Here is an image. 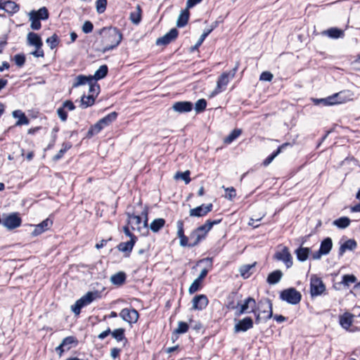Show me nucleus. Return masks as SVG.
Wrapping results in <instances>:
<instances>
[{
	"label": "nucleus",
	"mask_w": 360,
	"mask_h": 360,
	"mask_svg": "<svg viewBox=\"0 0 360 360\" xmlns=\"http://www.w3.org/2000/svg\"><path fill=\"white\" fill-rule=\"evenodd\" d=\"M226 192V198L230 200H232L236 195V189L233 187H229L225 188Z\"/></svg>",
	"instance_id": "nucleus-58"
},
{
	"label": "nucleus",
	"mask_w": 360,
	"mask_h": 360,
	"mask_svg": "<svg viewBox=\"0 0 360 360\" xmlns=\"http://www.w3.org/2000/svg\"><path fill=\"white\" fill-rule=\"evenodd\" d=\"M177 226V236L180 239V245L183 247L185 246H191V240L190 237L188 238L184 235V223L182 221L179 220L176 223Z\"/></svg>",
	"instance_id": "nucleus-20"
},
{
	"label": "nucleus",
	"mask_w": 360,
	"mask_h": 360,
	"mask_svg": "<svg viewBox=\"0 0 360 360\" xmlns=\"http://www.w3.org/2000/svg\"><path fill=\"white\" fill-rule=\"evenodd\" d=\"M0 9H2L9 14H14L19 11V6L14 1H7L3 2V5L0 6Z\"/></svg>",
	"instance_id": "nucleus-23"
},
{
	"label": "nucleus",
	"mask_w": 360,
	"mask_h": 360,
	"mask_svg": "<svg viewBox=\"0 0 360 360\" xmlns=\"http://www.w3.org/2000/svg\"><path fill=\"white\" fill-rule=\"evenodd\" d=\"M188 329V325L186 322L179 321L178 323V327L175 330V333L177 334H182L187 332Z\"/></svg>",
	"instance_id": "nucleus-54"
},
{
	"label": "nucleus",
	"mask_w": 360,
	"mask_h": 360,
	"mask_svg": "<svg viewBox=\"0 0 360 360\" xmlns=\"http://www.w3.org/2000/svg\"><path fill=\"white\" fill-rule=\"evenodd\" d=\"M135 240L136 238H131L130 240L127 242L121 243L118 245L119 250L123 252H130L132 250V248L134 245Z\"/></svg>",
	"instance_id": "nucleus-30"
},
{
	"label": "nucleus",
	"mask_w": 360,
	"mask_h": 360,
	"mask_svg": "<svg viewBox=\"0 0 360 360\" xmlns=\"http://www.w3.org/2000/svg\"><path fill=\"white\" fill-rule=\"evenodd\" d=\"M141 223V217L138 215L131 214L129 216V224L133 229H139Z\"/></svg>",
	"instance_id": "nucleus-46"
},
{
	"label": "nucleus",
	"mask_w": 360,
	"mask_h": 360,
	"mask_svg": "<svg viewBox=\"0 0 360 360\" xmlns=\"http://www.w3.org/2000/svg\"><path fill=\"white\" fill-rule=\"evenodd\" d=\"M117 117V113L115 112H110L105 117H103L102 119L99 120L101 123L103 124L104 127L109 126L111 123H112Z\"/></svg>",
	"instance_id": "nucleus-33"
},
{
	"label": "nucleus",
	"mask_w": 360,
	"mask_h": 360,
	"mask_svg": "<svg viewBox=\"0 0 360 360\" xmlns=\"http://www.w3.org/2000/svg\"><path fill=\"white\" fill-rule=\"evenodd\" d=\"M94 25L91 22L86 20L84 22L82 30L85 34L91 33L93 31Z\"/></svg>",
	"instance_id": "nucleus-56"
},
{
	"label": "nucleus",
	"mask_w": 360,
	"mask_h": 360,
	"mask_svg": "<svg viewBox=\"0 0 360 360\" xmlns=\"http://www.w3.org/2000/svg\"><path fill=\"white\" fill-rule=\"evenodd\" d=\"M212 204L201 205L195 208L190 210L189 214L191 217H200L205 216L212 211Z\"/></svg>",
	"instance_id": "nucleus-16"
},
{
	"label": "nucleus",
	"mask_w": 360,
	"mask_h": 360,
	"mask_svg": "<svg viewBox=\"0 0 360 360\" xmlns=\"http://www.w3.org/2000/svg\"><path fill=\"white\" fill-rule=\"evenodd\" d=\"M242 133V131L239 129H236L233 131H231V133L226 136L224 142L226 144H230L232 143L235 139H236Z\"/></svg>",
	"instance_id": "nucleus-44"
},
{
	"label": "nucleus",
	"mask_w": 360,
	"mask_h": 360,
	"mask_svg": "<svg viewBox=\"0 0 360 360\" xmlns=\"http://www.w3.org/2000/svg\"><path fill=\"white\" fill-rule=\"evenodd\" d=\"M35 14L39 20H46L49 18L48 10L45 7H42L37 11H35Z\"/></svg>",
	"instance_id": "nucleus-53"
},
{
	"label": "nucleus",
	"mask_w": 360,
	"mask_h": 360,
	"mask_svg": "<svg viewBox=\"0 0 360 360\" xmlns=\"http://www.w3.org/2000/svg\"><path fill=\"white\" fill-rule=\"evenodd\" d=\"M350 219L348 217H340L333 221V224L340 229H345L349 226Z\"/></svg>",
	"instance_id": "nucleus-41"
},
{
	"label": "nucleus",
	"mask_w": 360,
	"mask_h": 360,
	"mask_svg": "<svg viewBox=\"0 0 360 360\" xmlns=\"http://www.w3.org/2000/svg\"><path fill=\"white\" fill-rule=\"evenodd\" d=\"M20 224L21 219L16 213L9 214L3 220L4 226L9 229L17 228Z\"/></svg>",
	"instance_id": "nucleus-15"
},
{
	"label": "nucleus",
	"mask_w": 360,
	"mask_h": 360,
	"mask_svg": "<svg viewBox=\"0 0 360 360\" xmlns=\"http://www.w3.org/2000/svg\"><path fill=\"white\" fill-rule=\"evenodd\" d=\"M100 295L98 292H88L80 299L77 300L75 304L71 306V309L76 315H79L82 308L90 304L93 301L98 299Z\"/></svg>",
	"instance_id": "nucleus-5"
},
{
	"label": "nucleus",
	"mask_w": 360,
	"mask_h": 360,
	"mask_svg": "<svg viewBox=\"0 0 360 360\" xmlns=\"http://www.w3.org/2000/svg\"><path fill=\"white\" fill-rule=\"evenodd\" d=\"M354 315L350 313H345L340 318V325L345 329H348L353 322Z\"/></svg>",
	"instance_id": "nucleus-26"
},
{
	"label": "nucleus",
	"mask_w": 360,
	"mask_h": 360,
	"mask_svg": "<svg viewBox=\"0 0 360 360\" xmlns=\"http://www.w3.org/2000/svg\"><path fill=\"white\" fill-rule=\"evenodd\" d=\"M98 34L102 37L103 53L115 49L122 39V34L116 27H103L98 31Z\"/></svg>",
	"instance_id": "nucleus-1"
},
{
	"label": "nucleus",
	"mask_w": 360,
	"mask_h": 360,
	"mask_svg": "<svg viewBox=\"0 0 360 360\" xmlns=\"http://www.w3.org/2000/svg\"><path fill=\"white\" fill-rule=\"evenodd\" d=\"M112 336L118 342L124 341L127 342V339L124 337V330L123 328H117L111 331Z\"/></svg>",
	"instance_id": "nucleus-42"
},
{
	"label": "nucleus",
	"mask_w": 360,
	"mask_h": 360,
	"mask_svg": "<svg viewBox=\"0 0 360 360\" xmlns=\"http://www.w3.org/2000/svg\"><path fill=\"white\" fill-rule=\"evenodd\" d=\"M120 317L129 323H134L138 321L139 313L134 309H123L120 313Z\"/></svg>",
	"instance_id": "nucleus-11"
},
{
	"label": "nucleus",
	"mask_w": 360,
	"mask_h": 360,
	"mask_svg": "<svg viewBox=\"0 0 360 360\" xmlns=\"http://www.w3.org/2000/svg\"><path fill=\"white\" fill-rule=\"evenodd\" d=\"M51 225H52V221L50 220L49 219H46L42 222H41L40 224H39L34 226V229L32 231V235L38 236V235L42 233L45 231L49 229V228L51 226Z\"/></svg>",
	"instance_id": "nucleus-21"
},
{
	"label": "nucleus",
	"mask_w": 360,
	"mask_h": 360,
	"mask_svg": "<svg viewBox=\"0 0 360 360\" xmlns=\"http://www.w3.org/2000/svg\"><path fill=\"white\" fill-rule=\"evenodd\" d=\"M354 94L349 90H345L334 94L327 98L316 99V105L321 104L323 106L345 103L353 100Z\"/></svg>",
	"instance_id": "nucleus-2"
},
{
	"label": "nucleus",
	"mask_w": 360,
	"mask_h": 360,
	"mask_svg": "<svg viewBox=\"0 0 360 360\" xmlns=\"http://www.w3.org/2000/svg\"><path fill=\"white\" fill-rule=\"evenodd\" d=\"M201 282L197 279H195L192 284L190 285L188 292L190 294H193L197 292L200 287Z\"/></svg>",
	"instance_id": "nucleus-57"
},
{
	"label": "nucleus",
	"mask_w": 360,
	"mask_h": 360,
	"mask_svg": "<svg viewBox=\"0 0 360 360\" xmlns=\"http://www.w3.org/2000/svg\"><path fill=\"white\" fill-rule=\"evenodd\" d=\"M95 98L94 94L89 95L87 96H84L81 99V105L83 108H87L92 105L94 103Z\"/></svg>",
	"instance_id": "nucleus-47"
},
{
	"label": "nucleus",
	"mask_w": 360,
	"mask_h": 360,
	"mask_svg": "<svg viewBox=\"0 0 360 360\" xmlns=\"http://www.w3.org/2000/svg\"><path fill=\"white\" fill-rule=\"evenodd\" d=\"M309 253V250L307 248H300L296 250L297 257L300 261H305Z\"/></svg>",
	"instance_id": "nucleus-45"
},
{
	"label": "nucleus",
	"mask_w": 360,
	"mask_h": 360,
	"mask_svg": "<svg viewBox=\"0 0 360 360\" xmlns=\"http://www.w3.org/2000/svg\"><path fill=\"white\" fill-rule=\"evenodd\" d=\"M28 16L29 20L31 22L30 27L34 30H39L41 27V24L40 22V20L35 14V11H30L28 13Z\"/></svg>",
	"instance_id": "nucleus-25"
},
{
	"label": "nucleus",
	"mask_w": 360,
	"mask_h": 360,
	"mask_svg": "<svg viewBox=\"0 0 360 360\" xmlns=\"http://www.w3.org/2000/svg\"><path fill=\"white\" fill-rule=\"evenodd\" d=\"M207 106V102L205 99L201 98L197 101L195 104V110L197 113L201 112L205 110Z\"/></svg>",
	"instance_id": "nucleus-50"
},
{
	"label": "nucleus",
	"mask_w": 360,
	"mask_h": 360,
	"mask_svg": "<svg viewBox=\"0 0 360 360\" xmlns=\"http://www.w3.org/2000/svg\"><path fill=\"white\" fill-rule=\"evenodd\" d=\"M273 79V75L268 71L263 72L260 75L259 79L262 81L270 82Z\"/></svg>",
	"instance_id": "nucleus-61"
},
{
	"label": "nucleus",
	"mask_w": 360,
	"mask_h": 360,
	"mask_svg": "<svg viewBox=\"0 0 360 360\" xmlns=\"http://www.w3.org/2000/svg\"><path fill=\"white\" fill-rule=\"evenodd\" d=\"M281 277L282 272L281 271H274L269 275L267 282L270 284H276L281 280Z\"/></svg>",
	"instance_id": "nucleus-37"
},
{
	"label": "nucleus",
	"mask_w": 360,
	"mask_h": 360,
	"mask_svg": "<svg viewBox=\"0 0 360 360\" xmlns=\"http://www.w3.org/2000/svg\"><path fill=\"white\" fill-rule=\"evenodd\" d=\"M165 220L164 219H155L150 224V229L153 232L156 233L158 232L165 226Z\"/></svg>",
	"instance_id": "nucleus-31"
},
{
	"label": "nucleus",
	"mask_w": 360,
	"mask_h": 360,
	"mask_svg": "<svg viewBox=\"0 0 360 360\" xmlns=\"http://www.w3.org/2000/svg\"><path fill=\"white\" fill-rule=\"evenodd\" d=\"M280 298L288 304H297L300 302L302 295L296 289L290 288L281 292Z\"/></svg>",
	"instance_id": "nucleus-8"
},
{
	"label": "nucleus",
	"mask_w": 360,
	"mask_h": 360,
	"mask_svg": "<svg viewBox=\"0 0 360 360\" xmlns=\"http://www.w3.org/2000/svg\"><path fill=\"white\" fill-rule=\"evenodd\" d=\"M253 327V321L250 317H245L234 326V332H245Z\"/></svg>",
	"instance_id": "nucleus-14"
},
{
	"label": "nucleus",
	"mask_w": 360,
	"mask_h": 360,
	"mask_svg": "<svg viewBox=\"0 0 360 360\" xmlns=\"http://www.w3.org/2000/svg\"><path fill=\"white\" fill-rule=\"evenodd\" d=\"M265 216V213H262L259 214V218H250V221L248 222V225L253 226L254 228H257L259 224H255V222L260 221Z\"/></svg>",
	"instance_id": "nucleus-62"
},
{
	"label": "nucleus",
	"mask_w": 360,
	"mask_h": 360,
	"mask_svg": "<svg viewBox=\"0 0 360 360\" xmlns=\"http://www.w3.org/2000/svg\"><path fill=\"white\" fill-rule=\"evenodd\" d=\"M103 128H105L98 120L95 124L92 125L88 131V136L91 137L98 134Z\"/></svg>",
	"instance_id": "nucleus-39"
},
{
	"label": "nucleus",
	"mask_w": 360,
	"mask_h": 360,
	"mask_svg": "<svg viewBox=\"0 0 360 360\" xmlns=\"http://www.w3.org/2000/svg\"><path fill=\"white\" fill-rule=\"evenodd\" d=\"M255 266V263L241 266L239 269L240 276L244 278H249L252 274V272L250 271Z\"/></svg>",
	"instance_id": "nucleus-34"
},
{
	"label": "nucleus",
	"mask_w": 360,
	"mask_h": 360,
	"mask_svg": "<svg viewBox=\"0 0 360 360\" xmlns=\"http://www.w3.org/2000/svg\"><path fill=\"white\" fill-rule=\"evenodd\" d=\"M14 60H15V64L18 66L21 67L25 63V58L24 55L18 54L14 56Z\"/></svg>",
	"instance_id": "nucleus-60"
},
{
	"label": "nucleus",
	"mask_w": 360,
	"mask_h": 360,
	"mask_svg": "<svg viewBox=\"0 0 360 360\" xmlns=\"http://www.w3.org/2000/svg\"><path fill=\"white\" fill-rule=\"evenodd\" d=\"M200 262H205L207 264V266H208V268H204L199 276L196 278L197 280H198L199 281L202 282V281L205 278V277L207 276L210 269H211L212 267V259L210 258H206V259H204L200 261Z\"/></svg>",
	"instance_id": "nucleus-32"
},
{
	"label": "nucleus",
	"mask_w": 360,
	"mask_h": 360,
	"mask_svg": "<svg viewBox=\"0 0 360 360\" xmlns=\"http://www.w3.org/2000/svg\"><path fill=\"white\" fill-rule=\"evenodd\" d=\"M57 113H58V116H59V117L60 118L61 120L65 121L67 120L68 114H67V112H65V110H64L63 108H59L57 110Z\"/></svg>",
	"instance_id": "nucleus-64"
},
{
	"label": "nucleus",
	"mask_w": 360,
	"mask_h": 360,
	"mask_svg": "<svg viewBox=\"0 0 360 360\" xmlns=\"http://www.w3.org/2000/svg\"><path fill=\"white\" fill-rule=\"evenodd\" d=\"M190 172L189 171H186L184 172H177L176 173L174 178L176 179H182L187 184L191 181V179L189 177Z\"/></svg>",
	"instance_id": "nucleus-52"
},
{
	"label": "nucleus",
	"mask_w": 360,
	"mask_h": 360,
	"mask_svg": "<svg viewBox=\"0 0 360 360\" xmlns=\"http://www.w3.org/2000/svg\"><path fill=\"white\" fill-rule=\"evenodd\" d=\"M141 9L140 6H137L136 8V11L131 12L130 14V20L134 24H139L141 21Z\"/></svg>",
	"instance_id": "nucleus-43"
},
{
	"label": "nucleus",
	"mask_w": 360,
	"mask_h": 360,
	"mask_svg": "<svg viewBox=\"0 0 360 360\" xmlns=\"http://www.w3.org/2000/svg\"><path fill=\"white\" fill-rule=\"evenodd\" d=\"M12 115L14 118L18 119L15 126L27 125L29 124V120L25 116V113L20 110H14L12 112Z\"/></svg>",
	"instance_id": "nucleus-22"
},
{
	"label": "nucleus",
	"mask_w": 360,
	"mask_h": 360,
	"mask_svg": "<svg viewBox=\"0 0 360 360\" xmlns=\"http://www.w3.org/2000/svg\"><path fill=\"white\" fill-rule=\"evenodd\" d=\"M27 44L28 46H34L35 50L31 53L32 56L37 58L44 57V53L42 50L43 42L41 37L35 33L30 32L27 34Z\"/></svg>",
	"instance_id": "nucleus-6"
},
{
	"label": "nucleus",
	"mask_w": 360,
	"mask_h": 360,
	"mask_svg": "<svg viewBox=\"0 0 360 360\" xmlns=\"http://www.w3.org/2000/svg\"><path fill=\"white\" fill-rule=\"evenodd\" d=\"M107 0H97L96 11L98 13H103L106 8Z\"/></svg>",
	"instance_id": "nucleus-55"
},
{
	"label": "nucleus",
	"mask_w": 360,
	"mask_h": 360,
	"mask_svg": "<svg viewBox=\"0 0 360 360\" xmlns=\"http://www.w3.org/2000/svg\"><path fill=\"white\" fill-rule=\"evenodd\" d=\"M275 257L278 260L282 261L287 268H290L292 265V256L286 247H283L281 250L278 251Z\"/></svg>",
	"instance_id": "nucleus-12"
},
{
	"label": "nucleus",
	"mask_w": 360,
	"mask_h": 360,
	"mask_svg": "<svg viewBox=\"0 0 360 360\" xmlns=\"http://www.w3.org/2000/svg\"><path fill=\"white\" fill-rule=\"evenodd\" d=\"M322 34L327 35L328 37L333 39H338L344 36L343 31L336 27H333L327 30H325L322 32Z\"/></svg>",
	"instance_id": "nucleus-27"
},
{
	"label": "nucleus",
	"mask_w": 360,
	"mask_h": 360,
	"mask_svg": "<svg viewBox=\"0 0 360 360\" xmlns=\"http://www.w3.org/2000/svg\"><path fill=\"white\" fill-rule=\"evenodd\" d=\"M217 22H214V25L211 26V28L207 29L203 32L202 35L200 36V39H198V42L195 44V45L193 47V50L198 49V47L202 44V43L204 41L205 38L209 35V34L216 27Z\"/></svg>",
	"instance_id": "nucleus-35"
},
{
	"label": "nucleus",
	"mask_w": 360,
	"mask_h": 360,
	"mask_svg": "<svg viewBox=\"0 0 360 360\" xmlns=\"http://www.w3.org/2000/svg\"><path fill=\"white\" fill-rule=\"evenodd\" d=\"M46 42L51 49H55L58 44V36L56 34H53L51 37L46 39Z\"/></svg>",
	"instance_id": "nucleus-51"
},
{
	"label": "nucleus",
	"mask_w": 360,
	"mask_h": 360,
	"mask_svg": "<svg viewBox=\"0 0 360 360\" xmlns=\"http://www.w3.org/2000/svg\"><path fill=\"white\" fill-rule=\"evenodd\" d=\"M126 279V275L124 272H118L112 275L110 278L111 282L115 285H122Z\"/></svg>",
	"instance_id": "nucleus-36"
},
{
	"label": "nucleus",
	"mask_w": 360,
	"mask_h": 360,
	"mask_svg": "<svg viewBox=\"0 0 360 360\" xmlns=\"http://www.w3.org/2000/svg\"><path fill=\"white\" fill-rule=\"evenodd\" d=\"M208 304V299L205 295H196L192 300V309L195 310L204 309Z\"/></svg>",
	"instance_id": "nucleus-17"
},
{
	"label": "nucleus",
	"mask_w": 360,
	"mask_h": 360,
	"mask_svg": "<svg viewBox=\"0 0 360 360\" xmlns=\"http://www.w3.org/2000/svg\"><path fill=\"white\" fill-rule=\"evenodd\" d=\"M88 84L89 86V92L92 93V94H97L99 89V86L96 84V81L94 80L93 82H89Z\"/></svg>",
	"instance_id": "nucleus-63"
},
{
	"label": "nucleus",
	"mask_w": 360,
	"mask_h": 360,
	"mask_svg": "<svg viewBox=\"0 0 360 360\" xmlns=\"http://www.w3.org/2000/svg\"><path fill=\"white\" fill-rule=\"evenodd\" d=\"M178 36V31L173 28L163 37L158 38L156 41L157 45H167L174 40Z\"/></svg>",
	"instance_id": "nucleus-19"
},
{
	"label": "nucleus",
	"mask_w": 360,
	"mask_h": 360,
	"mask_svg": "<svg viewBox=\"0 0 360 360\" xmlns=\"http://www.w3.org/2000/svg\"><path fill=\"white\" fill-rule=\"evenodd\" d=\"M326 290V287L322 281L316 278V295L323 294Z\"/></svg>",
	"instance_id": "nucleus-59"
},
{
	"label": "nucleus",
	"mask_w": 360,
	"mask_h": 360,
	"mask_svg": "<svg viewBox=\"0 0 360 360\" xmlns=\"http://www.w3.org/2000/svg\"><path fill=\"white\" fill-rule=\"evenodd\" d=\"M108 73V67L105 65H101L95 72L94 75L92 76L94 81L101 79L104 78Z\"/></svg>",
	"instance_id": "nucleus-38"
},
{
	"label": "nucleus",
	"mask_w": 360,
	"mask_h": 360,
	"mask_svg": "<svg viewBox=\"0 0 360 360\" xmlns=\"http://www.w3.org/2000/svg\"><path fill=\"white\" fill-rule=\"evenodd\" d=\"M356 278L352 274H347L342 276V283L345 286L349 287L352 283H356Z\"/></svg>",
	"instance_id": "nucleus-49"
},
{
	"label": "nucleus",
	"mask_w": 360,
	"mask_h": 360,
	"mask_svg": "<svg viewBox=\"0 0 360 360\" xmlns=\"http://www.w3.org/2000/svg\"><path fill=\"white\" fill-rule=\"evenodd\" d=\"M238 70V65L230 72H224L219 77L217 83L216 89L212 92L211 96H214L220 92L223 91L225 89L229 80L232 79Z\"/></svg>",
	"instance_id": "nucleus-7"
},
{
	"label": "nucleus",
	"mask_w": 360,
	"mask_h": 360,
	"mask_svg": "<svg viewBox=\"0 0 360 360\" xmlns=\"http://www.w3.org/2000/svg\"><path fill=\"white\" fill-rule=\"evenodd\" d=\"M356 247V241L353 239H349L341 245L340 248V254L342 255L347 250H353Z\"/></svg>",
	"instance_id": "nucleus-29"
},
{
	"label": "nucleus",
	"mask_w": 360,
	"mask_h": 360,
	"mask_svg": "<svg viewBox=\"0 0 360 360\" xmlns=\"http://www.w3.org/2000/svg\"><path fill=\"white\" fill-rule=\"evenodd\" d=\"M256 322L259 323L262 321L266 322L267 320L273 317L272 304L268 300H261L258 303L257 309L256 310Z\"/></svg>",
	"instance_id": "nucleus-4"
},
{
	"label": "nucleus",
	"mask_w": 360,
	"mask_h": 360,
	"mask_svg": "<svg viewBox=\"0 0 360 360\" xmlns=\"http://www.w3.org/2000/svg\"><path fill=\"white\" fill-rule=\"evenodd\" d=\"M333 247V242L330 238H325L321 243L320 248L316 252V259H319L323 255H328L331 250Z\"/></svg>",
	"instance_id": "nucleus-18"
},
{
	"label": "nucleus",
	"mask_w": 360,
	"mask_h": 360,
	"mask_svg": "<svg viewBox=\"0 0 360 360\" xmlns=\"http://www.w3.org/2000/svg\"><path fill=\"white\" fill-rule=\"evenodd\" d=\"M256 306L257 303L255 300L252 297L245 299L243 304H238L235 307L236 315L240 316L243 314H248L253 312L256 314Z\"/></svg>",
	"instance_id": "nucleus-9"
},
{
	"label": "nucleus",
	"mask_w": 360,
	"mask_h": 360,
	"mask_svg": "<svg viewBox=\"0 0 360 360\" xmlns=\"http://www.w3.org/2000/svg\"><path fill=\"white\" fill-rule=\"evenodd\" d=\"M193 105L190 101H178L175 102L172 107V109L178 113H186L192 110Z\"/></svg>",
	"instance_id": "nucleus-13"
},
{
	"label": "nucleus",
	"mask_w": 360,
	"mask_h": 360,
	"mask_svg": "<svg viewBox=\"0 0 360 360\" xmlns=\"http://www.w3.org/2000/svg\"><path fill=\"white\" fill-rule=\"evenodd\" d=\"M94 82V78L91 75L85 76V75H78L75 78V81L74 84H72V87H75V88L78 87L79 86H82V85H84L86 84H89V82Z\"/></svg>",
	"instance_id": "nucleus-24"
},
{
	"label": "nucleus",
	"mask_w": 360,
	"mask_h": 360,
	"mask_svg": "<svg viewBox=\"0 0 360 360\" xmlns=\"http://www.w3.org/2000/svg\"><path fill=\"white\" fill-rule=\"evenodd\" d=\"M77 344V340L75 337L68 336L63 339L60 345L56 348V351L61 356L63 352L70 350L72 347L76 346Z\"/></svg>",
	"instance_id": "nucleus-10"
},
{
	"label": "nucleus",
	"mask_w": 360,
	"mask_h": 360,
	"mask_svg": "<svg viewBox=\"0 0 360 360\" xmlns=\"http://www.w3.org/2000/svg\"><path fill=\"white\" fill-rule=\"evenodd\" d=\"M72 145L69 143H64L62 146L61 149L59 152L53 157L54 160H58L60 159L64 153L71 148Z\"/></svg>",
	"instance_id": "nucleus-48"
},
{
	"label": "nucleus",
	"mask_w": 360,
	"mask_h": 360,
	"mask_svg": "<svg viewBox=\"0 0 360 360\" xmlns=\"http://www.w3.org/2000/svg\"><path fill=\"white\" fill-rule=\"evenodd\" d=\"M290 144L288 143L282 144L281 146L278 148V149L274 151L272 154L269 155L263 162V165L264 166H268L274 160V158L281 153L282 150L285 148L286 146H289Z\"/></svg>",
	"instance_id": "nucleus-28"
},
{
	"label": "nucleus",
	"mask_w": 360,
	"mask_h": 360,
	"mask_svg": "<svg viewBox=\"0 0 360 360\" xmlns=\"http://www.w3.org/2000/svg\"><path fill=\"white\" fill-rule=\"evenodd\" d=\"M221 221V219H208L203 225L193 231L190 235L191 247L196 245L200 240L204 239L207 233L212 229V226L219 224Z\"/></svg>",
	"instance_id": "nucleus-3"
},
{
	"label": "nucleus",
	"mask_w": 360,
	"mask_h": 360,
	"mask_svg": "<svg viewBox=\"0 0 360 360\" xmlns=\"http://www.w3.org/2000/svg\"><path fill=\"white\" fill-rule=\"evenodd\" d=\"M188 12L186 11H182L178 18L176 25L179 27L185 26L188 22Z\"/></svg>",
	"instance_id": "nucleus-40"
}]
</instances>
